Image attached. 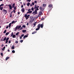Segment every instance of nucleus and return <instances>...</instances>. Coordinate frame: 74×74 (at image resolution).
Masks as SVG:
<instances>
[{"label":"nucleus","instance_id":"61","mask_svg":"<svg viewBox=\"0 0 74 74\" xmlns=\"http://www.w3.org/2000/svg\"><path fill=\"white\" fill-rule=\"evenodd\" d=\"M5 47L4 46V47L3 48V49H5Z\"/></svg>","mask_w":74,"mask_h":74},{"label":"nucleus","instance_id":"4","mask_svg":"<svg viewBox=\"0 0 74 74\" xmlns=\"http://www.w3.org/2000/svg\"><path fill=\"white\" fill-rule=\"evenodd\" d=\"M32 14L34 15H36V14H37V11L35 10L33 12Z\"/></svg>","mask_w":74,"mask_h":74},{"label":"nucleus","instance_id":"6","mask_svg":"<svg viewBox=\"0 0 74 74\" xmlns=\"http://www.w3.org/2000/svg\"><path fill=\"white\" fill-rule=\"evenodd\" d=\"M24 16L25 18H26V19H28L29 18V17H28V16H27V14H25Z\"/></svg>","mask_w":74,"mask_h":74},{"label":"nucleus","instance_id":"3","mask_svg":"<svg viewBox=\"0 0 74 74\" xmlns=\"http://www.w3.org/2000/svg\"><path fill=\"white\" fill-rule=\"evenodd\" d=\"M42 6H40L39 8V9L40 10V11L43 12V10H44V8H42Z\"/></svg>","mask_w":74,"mask_h":74},{"label":"nucleus","instance_id":"58","mask_svg":"<svg viewBox=\"0 0 74 74\" xmlns=\"http://www.w3.org/2000/svg\"><path fill=\"white\" fill-rule=\"evenodd\" d=\"M20 12H18V15H19V14H20Z\"/></svg>","mask_w":74,"mask_h":74},{"label":"nucleus","instance_id":"30","mask_svg":"<svg viewBox=\"0 0 74 74\" xmlns=\"http://www.w3.org/2000/svg\"><path fill=\"white\" fill-rule=\"evenodd\" d=\"M13 34H14V33H13V32H12L11 34V37H12V36L13 35Z\"/></svg>","mask_w":74,"mask_h":74},{"label":"nucleus","instance_id":"41","mask_svg":"<svg viewBox=\"0 0 74 74\" xmlns=\"http://www.w3.org/2000/svg\"><path fill=\"white\" fill-rule=\"evenodd\" d=\"M23 40H21L20 42H23Z\"/></svg>","mask_w":74,"mask_h":74},{"label":"nucleus","instance_id":"52","mask_svg":"<svg viewBox=\"0 0 74 74\" xmlns=\"http://www.w3.org/2000/svg\"><path fill=\"white\" fill-rule=\"evenodd\" d=\"M12 12H13V11H12L10 13V14H12Z\"/></svg>","mask_w":74,"mask_h":74},{"label":"nucleus","instance_id":"19","mask_svg":"<svg viewBox=\"0 0 74 74\" xmlns=\"http://www.w3.org/2000/svg\"><path fill=\"white\" fill-rule=\"evenodd\" d=\"M10 34V32H7L5 34V35L6 36H8L9 34Z\"/></svg>","mask_w":74,"mask_h":74},{"label":"nucleus","instance_id":"53","mask_svg":"<svg viewBox=\"0 0 74 74\" xmlns=\"http://www.w3.org/2000/svg\"><path fill=\"white\" fill-rule=\"evenodd\" d=\"M37 8H39V6H38L37 7L36 6Z\"/></svg>","mask_w":74,"mask_h":74},{"label":"nucleus","instance_id":"55","mask_svg":"<svg viewBox=\"0 0 74 74\" xmlns=\"http://www.w3.org/2000/svg\"><path fill=\"white\" fill-rule=\"evenodd\" d=\"M7 42H8V41H6L5 42L6 44H7Z\"/></svg>","mask_w":74,"mask_h":74},{"label":"nucleus","instance_id":"35","mask_svg":"<svg viewBox=\"0 0 74 74\" xmlns=\"http://www.w3.org/2000/svg\"><path fill=\"white\" fill-rule=\"evenodd\" d=\"M1 55L2 56H3V53H1Z\"/></svg>","mask_w":74,"mask_h":74},{"label":"nucleus","instance_id":"46","mask_svg":"<svg viewBox=\"0 0 74 74\" xmlns=\"http://www.w3.org/2000/svg\"><path fill=\"white\" fill-rule=\"evenodd\" d=\"M13 12L14 13H15V10H13Z\"/></svg>","mask_w":74,"mask_h":74},{"label":"nucleus","instance_id":"32","mask_svg":"<svg viewBox=\"0 0 74 74\" xmlns=\"http://www.w3.org/2000/svg\"><path fill=\"white\" fill-rule=\"evenodd\" d=\"M14 10H16V7H14Z\"/></svg>","mask_w":74,"mask_h":74},{"label":"nucleus","instance_id":"33","mask_svg":"<svg viewBox=\"0 0 74 74\" xmlns=\"http://www.w3.org/2000/svg\"><path fill=\"white\" fill-rule=\"evenodd\" d=\"M15 43H16V44H18V41L17 40H16Z\"/></svg>","mask_w":74,"mask_h":74},{"label":"nucleus","instance_id":"27","mask_svg":"<svg viewBox=\"0 0 74 74\" xmlns=\"http://www.w3.org/2000/svg\"><path fill=\"white\" fill-rule=\"evenodd\" d=\"M6 37H5L3 38V41H5V40H6Z\"/></svg>","mask_w":74,"mask_h":74},{"label":"nucleus","instance_id":"42","mask_svg":"<svg viewBox=\"0 0 74 74\" xmlns=\"http://www.w3.org/2000/svg\"><path fill=\"white\" fill-rule=\"evenodd\" d=\"M46 5V4H43V6L44 7H45V6Z\"/></svg>","mask_w":74,"mask_h":74},{"label":"nucleus","instance_id":"7","mask_svg":"<svg viewBox=\"0 0 74 74\" xmlns=\"http://www.w3.org/2000/svg\"><path fill=\"white\" fill-rule=\"evenodd\" d=\"M2 11L3 12V13L4 14H6V13H7V10H5L4 9H3L2 10Z\"/></svg>","mask_w":74,"mask_h":74},{"label":"nucleus","instance_id":"62","mask_svg":"<svg viewBox=\"0 0 74 74\" xmlns=\"http://www.w3.org/2000/svg\"><path fill=\"white\" fill-rule=\"evenodd\" d=\"M28 17H29V16H30V15H27Z\"/></svg>","mask_w":74,"mask_h":74},{"label":"nucleus","instance_id":"16","mask_svg":"<svg viewBox=\"0 0 74 74\" xmlns=\"http://www.w3.org/2000/svg\"><path fill=\"white\" fill-rule=\"evenodd\" d=\"M22 32L23 33H25V32H26V30H23L22 31Z\"/></svg>","mask_w":74,"mask_h":74},{"label":"nucleus","instance_id":"24","mask_svg":"<svg viewBox=\"0 0 74 74\" xmlns=\"http://www.w3.org/2000/svg\"><path fill=\"white\" fill-rule=\"evenodd\" d=\"M35 33H36V32L34 31V32L32 33V34H35Z\"/></svg>","mask_w":74,"mask_h":74},{"label":"nucleus","instance_id":"43","mask_svg":"<svg viewBox=\"0 0 74 74\" xmlns=\"http://www.w3.org/2000/svg\"><path fill=\"white\" fill-rule=\"evenodd\" d=\"M27 1H28V2H30L31 1V0H27Z\"/></svg>","mask_w":74,"mask_h":74},{"label":"nucleus","instance_id":"8","mask_svg":"<svg viewBox=\"0 0 74 74\" xmlns=\"http://www.w3.org/2000/svg\"><path fill=\"white\" fill-rule=\"evenodd\" d=\"M21 11L23 13L25 12V8H22L21 9Z\"/></svg>","mask_w":74,"mask_h":74},{"label":"nucleus","instance_id":"11","mask_svg":"<svg viewBox=\"0 0 74 74\" xmlns=\"http://www.w3.org/2000/svg\"><path fill=\"white\" fill-rule=\"evenodd\" d=\"M15 5V3H14L12 5V8H14V7Z\"/></svg>","mask_w":74,"mask_h":74},{"label":"nucleus","instance_id":"2","mask_svg":"<svg viewBox=\"0 0 74 74\" xmlns=\"http://www.w3.org/2000/svg\"><path fill=\"white\" fill-rule=\"evenodd\" d=\"M3 6H4V4H2L0 5V10H1V11L3 9ZM1 7H2L1 8Z\"/></svg>","mask_w":74,"mask_h":74},{"label":"nucleus","instance_id":"37","mask_svg":"<svg viewBox=\"0 0 74 74\" xmlns=\"http://www.w3.org/2000/svg\"><path fill=\"white\" fill-rule=\"evenodd\" d=\"M10 18H12V14H10Z\"/></svg>","mask_w":74,"mask_h":74},{"label":"nucleus","instance_id":"15","mask_svg":"<svg viewBox=\"0 0 74 74\" xmlns=\"http://www.w3.org/2000/svg\"><path fill=\"white\" fill-rule=\"evenodd\" d=\"M11 23H10L9 24V27L10 28L11 27Z\"/></svg>","mask_w":74,"mask_h":74},{"label":"nucleus","instance_id":"59","mask_svg":"<svg viewBox=\"0 0 74 74\" xmlns=\"http://www.w3.org/2000/svg\"><path fill=\"white\" fill-rule=\"evenodd\" d=\"M29 23H27V26H28V25H29Z\"/></svg>","mask_w":74,"mask_h":74},{"label":"nucleus","instance_id":"14","mask_svg":"<svg viewBox=\"0 0 74 74\" xmlns=\"http://www.w3.org/2000/svg\"><path fill=\"white\" fill-rule=\"evenodd\" d=\"M35 6L34 7V10H36V8H37V5L35 4Z\"/></svg>","mask_w":74,"mask_h":74},{"label":"nucleus","instance_id":"26","mask_svg":"<svg viewBox=\"0 0 74 74\" xmlns=\"http://www.w3.org/2000/svg\"><path fill=\"white\" fill-rule=\"evenodd\" d=\"M19 34V32H18L16 33V36H18V34Z\"/></svg>","mask_w":74,"mask_h":74},{"label":"nucleus","instance_id":"18","mask_svg":"<svg viewBox=\"0 0 74 74\" xmlns=\"http://www.w3.org/2000/svg\"><path fill=\"white\" fill-rule=\"evenodd\" d=\"M30 3L29 2H28L27 3V6H29V5H30Z\"/></svg>","mask_w":74,"mask_h":74},{"label":"nucleus","instance_id":"54","mask_svg":"<svg viewBox=\"0 0 74 74\" xmlns=\"http://www.w3.org/2000/svg\"><path fill=\"white\" fill-rule=\"evenodd\" d=\"M25 38H26L25 37V36L23 37V39H25Z\"/></svg>","mask_w":74,"mask_h":74},{"label":"nucleus","instance_id":"36","mask_svg":"<svg viewBox=\"0 0 74 74\" xmlns=\"http://www.w3.org/2000/svg\"><path fill=\"white\" fill-rule=\"evenodd\" d=\"M18 26H17L16 28H15V30H17V29H18Z\"/></svg>","mask_w":74,"mask_h":74},{"label":"nucleus","instance_id":"31","mask_svg":"<svg viewBox=\"0 0 74 74\" xmlns=\"http://www.w3.org/2000/svg\"><path fill=\"white\" fill-rule=\"evenodd\" d=\"M31 10H32V11H34V8H33V7H32V8L31 9Z\"/></svg>","mask_w":74,"mask_h":74},{"label":"nucleus","instance_id":"10","mask_svg":"<svg viewBox=\"0 0 74 74\" xmlns=\"http://www.w3.org/2000/svg\"><path fill=\"white\" fill-rule=\"evenodd\" d=\"M32 12H33V11H28V12L27 13V14H29V13H32Z\"/></svg>","mask_w":74,"mask_h":74},{"label":"nucleus","instance_id":"28","mask_svg":"<svg viewBox=\"0 0 74 74\" xmlns=\"http://www.w3.org/2000/svg\"><path fill=\"white\" fill-rule=\"evenodd\" d=\"M23 27L24 28L26 27V26L25 25H23Z\"/></svg>","mask_w":74,"mask_h":74},{"label":"nucleus","instance_id":"39","mask_svg":"<svg viewBox=\"0 0 74 74\" xmlns=\"http://www.w3.org/2000/svg\"><path fill=\"white\" fill-rule=\"evenodd\" d=\"M36 11H37L38 10H39V9L38 8H36V9L35 10Z\"/></svg>","mask_w":74,"mask_h":74},{"label":"nucleus","instance_id":"49","mask_svg":"<svg viewBox=\"0 0 74 74\" xmlns=\"http://www.w3.org/2000/svg\"><path fill=\"white\" fill-rule=\"evenodd\" d=\"M2 49V50H3V51H4V50H5V49H4L3 48L2 49Z\"/></svg>","mask_w":74,"mask_h":74},{"label":"nucleus","instance_id":"23","mask_svg":"<svg viewBox=\"0 0 74 74\" xmlns=\"http://www.w3.org/2000/svg\"><path fill=\"white\" fill-rule=\"evenodd\" d=\"M10 39V38L8 37L6 39V41H8Z\"/></svg>","mask_w":74,"mask_h":74},{"label":"nucleus","instance_id":"60","mask_svg":"<svg viewBox=\"0 0 74 74\" xmlns=\"http://www.w3.org/2000/svg\"><path fill=\"white\" fill-rule=\"evenodd\" d=\"M33 5H32V4H30V6H32Z\"/></svg>","mask_w":74,"mask_h":74},{"label":"nucleus","instance_id":"48","mask_svg":"<svg viewBox=\"0 0 74 74\" xmlns=\"http://www.w3.org/2000/svg\"><path fill=\"white\" fill-rule=\"evenodd\" d=\"M30 10H31V9H29L28 10V11H30Z\"/></svg>","mask_w":74,"mask_h":74},{"label":"nucleus","instance_id":"21","mask_svg":"<svg viewBox=\"0 0 74 74\" xmlns=\"http://www.w3.org/2000/svg\"><path fill=\"white\" fill-rule=\"evenodd\" d=\"M13 38H16V36H15V35H13L12 36Z\"/></svg>","mask_w":74,"mask_h":74},{"label":"nucleus","instance_id":"12","mask_svg":"<svg viewBox=\"0 0 74 74\" xmlns=\"http://www.w3.org/2000/svg\"><path fill=\"white\" fill-rule=\"evenodd\" d=\"M14 48H15V46L13 45L11 47V49H14Z\"/></svg>","mask_w":74,"mask_h":74},{"label":"nucleus","instance_id":"9","mask_svg":"<svg viewBox=\"0 0 74 74\" xmlns=\"http://www.w3.org/2000/svg\"><path fill=\"white\" fill-rule=\"evenodd\" d=\"M8 6L9 7L10 10H12V6L11 4L8 5Z\"/></svg>","mask_w":74,"mask_h":74},{"label":"nucleus","instance_id":"64","mask_svg":"<svg viewBox=\"0 0 74 74\" xmlns=\"http://www.w3.org/2000/svg\"><path fill=\"white\" fill-rule=\"evenodd\" d=\"M44 18H41V20H44Z\"/></svg>","mask_w":74,"mask_h":74},{"label":"nucleus","instance_id":"47","mask_svg":"<svg viewBox=\"0 0 74 74\" xmlns=\"http://www.w3.org/2000/svg\"><path fill=\"white\" fill-rule=\"evenodd\" d=\"M22 29H23V27H21V28H20V30H22Z\"/></svg>","mask_w":74,"mask_h":74},{"label":"nucleus","instance_id":"1","mask_svg":"<svg viewBox=\"0 0 74 74\" xmlns=\"http://www.w3.org/2000/svg\"><path fill=\"white\" fill-rule=\"evenodd\" d=\"M38 28L36 29V30L37 31L38 30H40V27L41 28H42L43 27H44V24L42 23L41 24H39L37 26Z\"/></svg>","mask_w":74,"mask_h":74},{"label":"nucleus","instance_id":"34","mask_svg":"<svg viewBox=\"0 0 74 74\" xmlns=\"http://www.w3.org/2000/svg\"><path fill=\"white\" fill-rule=\"evenodd\" d=\"M7 30H5V31L3 32V33H6Z\"/></svg>","mask_w":74,"mask_h":74},{"label":"nucleus","instance_id":"20","mask_svg":"<svg viewBox=\"0 0 74 74\" xmlns=\"http://www.w3.org/2000/svg\"><path fill=\"white\" fill-rule=\"evenodd\" d=\"M11 23V24H13V23H15V21H13Z\"/></svg>","mask_w":74,"mask_h":74},{"label":"nucleus","instance_id":"57","mask_svg":"<svg viewBox=\"0 0 74 74\" xmlns=\"http://www.w3.org/2000/svg\"><path fill=\"white\" fill-rule=\"evenodd\" d=\"M8 52H10V50L8 49Z\"/></svg>","mask_w":74,"mask_h":74},{"label":"nucleus","instance_id":"56","mask_svg":"<svg viewBox=\"0 0 74 74\" xmlns=\"http://www.w3.org/2000/svg\"><path fill=\"white\" fill-rule=\"evenodd\" d=\"M8 26H7L6 27V29H8Z\"/></svg>","mask_w":74,"mask_h":74},{"label":"nucleus","instance_id":"17","mask_svg":"<svg viewBox=\"0 0 74 74\" xmlns=\"http://www.w3.org/2000/svg\"><path fill=\"white\" fill-rule=\"evenodd\" d=\"M37 23V22H35V23L34 24V27H35L36 26V24Z\"/></svg>","mask_w":74,"mask_h":74},{"label":"nucleus","instance_id":"13","mask_svg":"<svg viewBox=\"0 0 74 74\" xmlns=\"http://www.w3.org/2000/svg\"><path fill=\"white\" fill-rule=\"evenodd\" d=\"M48 6L49 7H52L53 6V5L52 4L49 5Z\"/></svg>","mask_w":74,"mask_h":74},{"label":"nucleus","instance_id":"38","mask_svg":"<svg viewBox=\"0 0 74 74\" xmlns=\"http://www.w3.org/2000/svg\"><path fill=\"white\" fill-rule=\"evenodd\" d=\"M24 36V34H22L21 35V37H23Z\"/></svg>","mask_w":74,"mask_h":74},{"label":"nucleus","instance_id":"22","mask_svg":"<svg viewBox=\"0 0 74 74\" xmlns=\"http://www.w3.org/2000/svg\"><path fill=\"white\" fill-rule=\"evenodd\" d=\"M18 27V29H20V28H21V25H20Z\"/></svg>","mask_w":74,"mask_h":74},{"label":"nucleus","instance_id":"63","mask_svg":"<svg viewBox=\"0 0 74 74\" xmlns=\"http://www.w3.org/2000/svg\"><path fill=\"white\" fill-rule=\"evenodd\" d=\"M23 5H25V3H23Z\"/></svg>","mask_w":74,"mask_h":74},{"label":"nucleus","instance_id":"40","mask_svg":"<svg viewBox=\"0 0 74 74\" xmlns=\"http://www.w3.org/2000/svg\"><path fill=\"white\" fill-rule=\"evenodd\" d=\"M34 3H36V4H37V1H34Z\"/></svg>","mask_w":74,"mask_h":74},{"label":"nucleus","instance_id":"51","mask_svg":"<svg viewBox=\"0 0 74 74\" xmlns=\"http://www.w3.org/2000/svg\"><path fill=\"white\" fill-rule=\"evenodd\" d=\"M21 8H23V5H21Z\"/></svg>","mask_w":74,"mask_h":74},{"label":"nucleus","instance_id":"50","mask_svg":"<svg viewBox=\"0 0 74 74\" xmlns=\"http://www.w3.org/2000/svg\"><path fill=\"white\" fill-rule=\"evenodd\" d=\"M9 44H10V43H11V41L10 40L9 41Z\"/></svg>","mask_w":74,"mask_h":74},{"label":"nucleus","instance_id":"5","mask_svg":"<svg viewBox=\"0 0 74 74\" xmlns=\"http://www.w3.org/2000/svg\"><path fill=\"white\" fill-rule=\"evenodd\" d=\"M42 12L41 11H40V12H39L38 15V16H41V15H42Z\"/></svg>","mask_w":74,"mask_h":74},{"label":"nucleus","instance_id":"29","mask_svg":"<svg viewBox=\"0 0 74 74\" xmlns=\"http://www.w3.org/2000/svg\"><path fill=\"white\" fill-rule=\"evenodd\" d=\"M12 53H14L15 52V50H13L12 51Z\"/></svg>","mask_w":74,"mask_h":74},{"label":"nucleus","instance_id":"25","mask_svg":"<svg viewBox=\"0 0 74 74\" xmlns=\"http://www.w3.org/2000/svg\"><path fill=\"white\" fill-rule=\"evenodd\" d=\"M10 58L9 57H7L6 58V60H7L8 59Z\"/></svg>","mask_w":74,"mask_h":74},{"label":"nucleus","instance_id":"44","mask_svg":"<svg viewBox=\"0 0 74 74\" xmlns=\"http://www.w3.org/2000/svg\"><path fill=\"white\" fill-rule=\"evenodd\" d=\"M24 36L26 38V37H28V35H25Z\"/></svg>","mask_w":74,"mask_h":74},{"label":"nucleus","instance_id":"45","mask_svg":"<svg viewBox=\"0 0 74 74\" xmlns=\"http://www.w3.org/2000/svg\"><path fill=\"white\" fill-rule=\"evenodd\" d=\"M32 4L33 5H34V2H32Z\"/></svg>","mask_w":74,"mask_h":74}]
</instances>
